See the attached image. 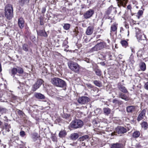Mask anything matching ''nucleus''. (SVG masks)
<instances>
[{"mask_svg":"<svg viewBox=\"0 0 148 148\" xmlns=\"http://www.w3.org/2000/svg\"><path fill=\"white\" fill-rule=\"evenodd\" d=\"M51 82L54 86L61 88L65 87L66 85L64 81L58 77L52 79Z\"/></svg>","mask_w":148,"mask_h":148,"instance_id":"nucleus-1","label":"nucleus"},{"mask_svg":"<svg viewBox=\"0 0 148 148\" xmlns=\"http://www.w3.org/2000/svg\"><path fill=\"white\" fill-rule=\"evenodd\" d=\"M5 14V17L8 19H10L13 17V7L11 5L8 4L6 6Z\"/></svg>","mask_w":148,"mask_h":148,"instance_id":"nucleus-2","label":"nucleus"},{"mask_svg":"<svg viewBox=\"0 0 148 148\" xmlns=\"http://www.w3.org/2000/svg\"><path fill=\"white\" fill-rule=\"evenodd\" d=\"M68 64L70 69L76 73H77L80 70L79 65L75 62L70 61L68 62Z\"/></svg>","mask_w":148,"mask_h":148,"instance_id":"nucleus-3","label":"nucleus"},{"mask_svg":"<svg viewBox=\"0 0 148 148\" xmlns=\"http://www.w3.org/2000/svg\"><path fill=\"white\" fill-rule=\"evenodd\" d=\"M83 125V122L80 120L76 119L72 121L70 124L72 128L77 129L81 127Z\"/></svg>","mask_w":148,"mask_h":148,"instance_id":"nucleus-4","label":"nucleus"},{"mask_svg":"<svg viewBox=\"0 0 148 148\" xmlns=\"http://www.w3.org/2000/svg\"><path fill=\"white\" fill-rule=\"evenodd\" d=\"M24 70L23 69L20 67L17 66L16 68H13L11 69V75L13 76V77L14 75L18 73L19 74H22L23 73Z\"/></svg>","mask_w":148,"mask_h":148,"instance_id":"nucleus-5","label":"nucleus"},{"mask_svg":"<svg viewBox=\"0 0 148 148\" xmlns=\"http://www.w3.org/2000/svg\"><path fill=\"white\" fill-rule=\"evenodd\" d=\"M128 128H125L122 126H118L116 129V133L119 134H123L126 133L128 131Z\"/></svg>","mask_w":148,"mask_h":148,"instance_id":"nucleus-6","label":"nucleus"},{"mask_svg":"<svg viewBox=\"0 0 148 148\" xmlns=\"http://www.w3.org/2000/svg\"><path fill=\"white\" fill-rule=\"evenodd\" d=\"M136 36L139 42H141V41L143 40L144 43L147 42V38L145 34L139 33L137 34Z\"/></svg>","mask_w":148,"mask_h":148,"instance_id":"nucleus-7","label":"nucleus"},{"mask_svg":"<svg viewBox=\"0 0 148 148\" xmlns=\"http://www.w3.org/2000/svg\"><path fill=\"white\" fill-rule=\"evenodd\" d=\"M89 101V99L87 97H82L78 99V102L80 103L84 104L87 102Z\"/></svg>","mask_w":148,"mask_h":148,"instance_id":"nucleus-8","label":"nucleus"},{"mask_svg":"<svg viewBox=\"0 0 148 148\" xmlns=\"http://www.w3.org/2000/svg\"><path fill=\"white\" fill-rule=\"evenodd\" d=\"M105 45V44L104 43L101 42L94 46L93 48V50L94 51H97L101 49L104 47Z\"/></svg>","mask_w":148,"mask_h":148,"instance_id":"nucleus-9","label":"nucleus"},{"mask_svg":"<svg viewBox=\"0 0 148 148\" xmlns=\"http://www.w3.org/2000/svg\"><path fill=\"white\" fill-rule=\"evenodd\" d=\"M117 87L118 89L121 92L124 93H127L128 91L126 88L122 85L121 83H119L117 84Z\"/></svg>","mask_w":148,"mask_h":148,"instance_id":"nucleus-10","label":"nucleus"},{"mask_svg":"<svg viewBox=\"0 0 148 148\" xmlns=\"http://www.w3.org/2000/svg\"><path fill=\"white\" fill-rule=\"evenodd\" d=\"M94 13V11L92 9H90L86 11L84 14V16L85 18L87 19L92 16Z\"/></svg>","mask_w":148,"mask_h":148,"instance_id":"nucleus-11","label":"nucleus"},{"mask_svg":"<svg viewBox=\"0 0 148 148\" xmlns=\"http://www.w3.org/2000/svg\"><path fill=\"white\" fill-rule=\"evenodd\" d=\"M116 12V9L112 6H110L109 7L107 10L106 11V14H109L111 13L112 14H115Z\"/></svg>","mask_w":148,"mask_h":148,"instance_id":"nucleus-12","label":"nucleus"},{"mask_svg":"<svg viewBox=\"0 0 148 148\" xmlns=\"http://www.w3.org/2000/svg\"><path fill=\"white\" fill-rule=\"evenodd\" d=\"M94 27L92 26H90L88 27L86 32V34L88 35H90L92 34L93 32Z\"/></svg>","mask_w":148,"mask_h":148,"instance_id":"nucleus-13","label":"nucleus"},{"mask_svg":"<svg viewBox=\"0 0 148 148\" xmlns=\"http://www.w3.org/2000/svg\"><path fill=\"white\" fill-rule=\"evenodd\" d=\"M18 23L19 27L21 29L24 27V21L22 18H20L18 20Z\"/></svg>","mask_w":148,"mask_h":148,"instance_id":"nucleus-14","label":"nucleus"},{"mask_svg":"<svg viewBox=\"0 0 148 148\" xmlns=\"http://www.w3.org/2000/svg\"><path fill=\"white\" fill-rule=\"evenodd\" d=\"M34 96L36 98L38 99H43L45 98L44 95L39 92H35L34 94Z\"/></svg>","mask_w":148,"mask_h":148,"instance_id":"nucleus-15","label":"nucleus"},{"mask_svg":"<svg viewBox=\"0 0 148 148\" xmlns=\"http://www.w3.org/2000/svg\"><path fill=\"white\" fill-rule=\"evenodd\" d=\"M146 112V110L145 109L142 110L137 118V120L138 121H140L143 119V116L145 115Z\"/></svg>","mask_w":148,"mask_h":148,"instance_id":"nucleus-16","label":"nucleus"},{"mask_svg":"<svg viewBox=\"0 0 148 148\" xmlns=\"http://www.w3.org/2000/svg\"><path fill=\"white\" fill-rule=\"evenodd\" d=\"M119 97L125 100V101H128L129 99L128 97L125 94L121 92H120L119 93Z\"/></svg>","mask_w":148,"mask_h":148,"instance_id":"nucleus-17","label":"nucleus"},{"mask_svg":"<svg viewBox=\"0 0 148 148\" xmlns=\"http://www.w3.org/2000/svg\"><path fill=\"white\" fill-rule=\"evenodd\" d=\"M118 5L119 7L126 5L127 2V0H117Z\"/></svg>","mask_w":148,"mask_h":148,"instance_id":"nucleus-18","label":"nucleus"},{"mask_svg":"<svg viewBox=\"0 0 148 148\" xmlns=\"http://www.w3.org/2000/svg\"><path fill=\"white\" fill-rule=\"evenodd\" d=\"M29 0H18V4L22 6L24 5H27L29 2Z\"/></svg>","mask_w":148,"mask_h":148,"instance_id":"nucleus-19","label":"nucleus"},{"mask_svg":"<svg viewBox=\"0 0 148 148\" xmlns=\"http://www.w3.org/2000/svg\"><path fill=\"white\" fill-rule=\"evenodd\" d=\"M135 110V107L134 106H130L126 108V110L128 113H132Z\"/></svg>","mask_w":148,"mask_h":148,"instance_id":"nucleus-20","label":"nucleus"},{"mask_svg":"<svg viewBox=\"0 0 148 148\" xmlns=\"http://www.w3.org/2000/svg\"><path fill=\"white\" fill-rule=\"evenodd\" d=\"M117 27V24L115 23L112 25L111 27V30L110 34L112 32H116Z\"/></svg>","mask_w":148,"mask_h":148,"instance_id":"nucleus-21","label":"nucleus"},{"mask_svg":"<svg viewBox=\"0 0 148 148\" xmlns=\"http://www.w3.org/2000/svg\"><path fill=\"white\" fill-rule=\"evenodd\" d=\"M79 136L78 134L77 133H73L71 134L70 136V138L72 140H76Z\"/></svg>","mask_w":148,"mask_h":148,"instance_id":"nucleus-22","label":"nucleus"},{"mask_svg":"<svg viewBox=\"0 0 148 148\" xmlns=\"http://www.w3.org/2000/svg\"><path fill=\"white\" fill-rule=\"evenodd\" d=\"M103 110L104 114L107 116H108L111 112V109L108 107L104 108Z\"/></svg>","mask_w":148,"mask_h":148,"instance_id":"nucleus-23","label":"nucleus"},{"mask_svg":"<svg viewBox=\"0 0 148 148\" xmlns=\"http://www.w3.org/2000/svg\"><path fill=\"white\" fill-rule=\"evenodd\" d=\"M122 145L121 144L116 143L111 144V148H121Z\"/></svg>","mask_w":148,"mask_h":148,"instance_id":"nucleus-24","label":"nucleus"},{"mask_svg":"<svg viewBox=\"0 0 148 148\" xmlns=\"http://www.w3.org/2000/svg\"><path fill=\"white\" fill-rule=\"evenodd\" d=\"M37 34L39 36H43L44 37H47V34L45 32L42 30H40L37 32Z\"/></svg>","mask_w":148,"mask_h":148,"instance_id":"nucleus-25","label":"nucleus"},{"mask_svg":"<svg viewBox=\"0 0 148 148\" xmlns=\"http://www.w3.org/2000/svg\"><path fill=\"white\" fill-rule=\"evenodd\" d=\"M66 135V133L65 130H61L59 134V136L60 138H63L65 137Z\"/></svg>","mask_w":148,"mask_h":148,"instance_id":"nucleus-26","label":"nucleus"},{"mask_svg":"<svg viewBox=\"0 0 148 148\" xmlns=\"http://www.w3.org/2000/svg\"><path fill=\"white\" fill-rule=\"evenodd\" d=\"M40 86L36 82L32 86V90L34 91H36L39 88Z\"/></svg>","mask_w":148,"mask_h":148,"instance_id":"nucleus-27","label":"nucleus"},{"mask_svg":"<svg viewBox=\"0 0 148 148\" xmlns=\"http://www.w3.org/2000/svg\"><path fill=\"white\" fill-rule=\"evenodd\" d=\"M140 134V133L139 131H136L133 133L132 136L134 138H137L139 136Z\"/></svg>","mask_w":148,"mask_h":148,"instance_id":"nucleus-28","label":"nucleus"},{"mask_svg":"<svg viewBox=\"0 0 148 148\" xmlns=\"http://www.w3.org/2000/svg\"><path fill=\"white\" fill-rule=\"evenodd\" d=\"M141 125L142 127L145 130H146L148 128V124L147 122L143 121L141 123Z\"/></svg>","mask_w":148,"mask_h":148,"instance_id":"nucleus-29","label":"nucleus"},{"mask_svg":"<svg viewBox=\"0 0 148 148\" xmlns=\"http://www.w3.org/2000/svg\"><path fill=\"white\" fill-rule=\"evenodd\" d=\"M143 14V11L142 10H139L137 14L136 15L138 19H139L142 16Z\"/></svg>","mask_w":148,"mask_h":148,"instance_id":"nucleus-30","label":"nucleus"},{"mask_svg":"<svg viewBox=\"0 0 148 148\" xmlns=\"http://www.w3.org/2000/svg\"><path fill=\"white\" fill-rule=\"evenodd\" d=\"M94 71L96 73V74L99 76H100L101 75V70L98 69V68H95L94 69Z\"/></svg>","mask_w":148,"mask_h":148,"instance_id":"nucleus-31","label":"nucleus"},{"mask_svg":"<svg viewBox=\"0 0 148 148\" xmlns=\"http://www.w3.org/2000/svg\"><path fill=\"white\" fill-rule=\"evenodd\" d=\"M16 112L18 113V114L20 116H21L23 117H24L25 116V114L22 111L17 109L16 110Z\"/></svg>","mask_w":148,"mask_h":148,"instance_id":"nucleus-32","label":"nucleus"},{"mask_svg":"<svg viewBox=\"0 0 148 148\" xmlns=\"http://www.w3.org/2000/svg\"><path fill=\"white\" fill-rule=\"evenodd\" d=\"M121 43L122 46L125 48H126L128 45V43L125 40H123L121 41Z\"/></svg>","mask_w":148,"mask_h":148,"instance_id":"nucleus-33","label":"nucleus"},{"mask_svg":"<svg viewBox=\"0 0 148 148\" xmlns=\"http://www.w3.org/2000/svg\"><path fill=\"white\" fill-rule=\"evenodd\" d=\"M93 83L96 86H97L100 87L102 86L101 83L99 81L95 80Z\"/></svg>","mask_w":148,"mask_h":148,"instance_id":"nucleus-34","label":"nucleus"},{"mask_svg":"<svg viewBox=\"0 0 148 148\" xmlns=\"http://www.w3.org/2000/svg\"><path fill=\"white\" fill-rule=\"evenodd\" d=\"M140 69L143 71H144L146 69V65L144 62H142L140 65Z\"/></svg>","mask_w":148,"mask_h":148,"instance_id":"nucleus-35","label":"nucleus"},{"mask_svg":"<svg viewBox=\"0 0 148 148\" xmlns=\"http://www.w3.org/2000/svg\"><path fill=\"white\" fill-rule=\"evenodd\" d=\"M7 111V110L6 108L0 106V113H1L2 114L5 113Z\"/></svg>","mask_w":148,"mask_h":148,"instance_id":"nucleus-36","label":"nucleus"},{"mask_svg":"<svg viewBox=\"0 0 148 148\" xmlns=\"http://www.w3.org/2000/svg\"><path fill=\"white\" fill-rule=\"evenodd\" d=\"M36 82L40 86L44 82V81L41 79H37V81Z\"/></svg>","mask_w":148,"mask_h":148,"instance_id":"nucleus-37","label":"nucleus"},{"mask_svg":"<svg viewBox=\"0 0 148 148\" xmlns=\"http://www.w3.org/2000/svg\"><path fill=\"white\" fill-rule=\"evenodd\" d=\"M23 49L26 51H27L28 50V45L26 44H24L23 45Z\"/></svg>","mask_w":148,"mask_h":148,"instance_id":"nucleus-38","label":"nucleus"},{"mask_svg":"<svg viewBox=\"0 0 148 148\" xmlns=\"http://www.w3.org/2000/svg\"><path fill=\"white\" fill-rule=\"evenodd\" d=\"M5 127L4 128L5 129L6 131L8 132L10 131V125L7 123H5Z\"/></svg>","mask_w":148,"mask_h":148,"instance_id":"nucleus-39","label":"nucleus"},{"mask_svg":"<svg viewBox=\"0 0 148 148\" xmlns=\"http://www.w3.org/2000/svg\"><path fill=\"white\" fill-rule=\"evenodd\" d=\"M44 101L46 102L44 104L46 106H47L45 107V108H48L47 109H49L50 108V107L49 106L50 105V103L48 101Z\"/></svg>","mask_w":148,"mask_h":148,"instance_id":"nucleus-40","label":"nucleus"},{"mask_svg":"<svg viewBox=\"0 0 148 148\" xmlns=\"http://www.w3.org/2000/svg\"><path fill=\"white\" fill-rule=\"evenodd\" d=\"M70 27V25L69 24H64L63 27L65 30L68 29Z\"/></svg>","mask_w":148,"mask_h":148,"instance_id":"nucleus-41","label":"nucleus"},{"mask_svg":"<svg viewBox=\"0 0 148 148\" xmlns=\"http://www.w3.org/2000/svg\"><path fill=\"white\" fill-rule=\"evenodd\" d=\"M103 32V30L99 28H98L97 29V30L95 32L96 34H101Z\"/></svg>","mask_w":148,"mask_h":148,"instance_id":"nucleus-42","label":"nucleus"},{"mask_svg":"<svg viewBox=\"0 0 148 148\" xmlns=\"http://www.w3.org/2000/svg\"><path fill=\"white\" fill-rule=\"evenodd\" d=\"M68 43V42L66 40H65L63 42V46L64 47H65L66 48H67L68 47V46L67 45Z\"/></svg>","mask_w":148,"mask_h":148,"instance_id":"nucleus-43","label":"nucleus"},{"mask_svg":"<svg viewBox=\"0 0 148 148\" xmlns=\"http://www.w3.org/2000/svg\"><path fill=\"white\" fill-rule=\"evenodd\" d=\"M101 109L99 108L95 110V112L96 114H100L101 113Z\"/></svg>","mask_w":148,"mask_h":148,"instance_id":"nucleus-44","label":"nucleus"},{"mask_svg":"<svg viewBox=\"0 0 148 148\" xmlns=\"http://www.w3.org/2000/svg\"><path fill=\"white\" fill-rule=\"evenodd\" d=\"M112 102L113 103H115V104H119V103H120V102H119V101L117 100L116 99H114L112 101Z\"/></svg>","mask_w":148,"mask_h":148,"instance_id":"nucleus-45","label":"nucleus"},{"mask_svg":"<svg viewBox=\"0 0 148 148\" xmlns=\"http://www.w3.org/2000/svg\"><path fill=\"white\" fill-rule=\"evenodd\" d=\"M70 115L67 114H64L63 117L66 119H67L70 116Z\"/></svg>","mask_w":148,"mask_h":148,"instance_id":"nucleus-46","label":"nucleus"},{"mask_svg":"<svg viewBox=\"0 0 148 148\" xmlns=\"http://www.w3.org/2000/svg\"><path fill=\"white\" fill-rule=\"evenodd\" d=\"M20 134L21 137H23L25 135V134L24 131H22L20 132Z\"/></svg>","mask_w":148,"mask_h":148,"instance_id":"nucleus-47","label":"nucleus"},{"mask_svg":"<svg viewBox=\"0 0 148 148\" xmlns=\"http://www.w3.org/2000/svg\"><path fill=\"white\" fill-rule=\"evenodd\" d=\"M144 87L145 89L148 90V81L145 83L144 85Z\"/></svg>","mask_w":148,"mask_h":148,"instance_id":"nucleus-48","label":"nucleus"},{"mask_svg":"<svg viewBox=\"0 0 148 148\" xmlns=\"http://www.w3.org/2000/svg\"><path fill=\"white\" fill-rule=\"evenodd\" d=\"M86 85L89 88H93V87L92 85L89 83L86 84Z\"/></svg>","mask_w":148,"mask_h":148,"instance_id":"nucleus-49","label":"nucleus"},{"mask_svg":"<svg viewBox=\"0 0 148 148\" xmlns=\"http://www.w3.org/2000/svg\"><path fill=\"white\" fill-rule=\"evenodd\" d=\"M141 1L143 4L145 5L148 3V0H141Z\"/></svg>","mask_w":148,"mask_h":148,"instance_id":"nucleus-50","label":"nucleus"},{"mask_svg":"<svg viewBox=\"0 0 148 148\" xmlns=\"http://www.w3.org/2000/svg\"><path fill=\"white\" fill-rule=\"evenodd\" d=\"M46 11V8L45 7H43L42 8V10L41 11V12L42 13H44Z\"/></svg>","mask_w":148,"mask_h":148,"instance_id":"nucleus-51","label":"nucleus"},{"mask_svg":"<svg viewBox=\"0 0 148 148\" xmlns=\"http://www.w3.org/2000/svg\"><path fill=\"white\" fill-rule=\"evenodd\" d=\"M133 57L132 55V54H131L130 56V57L129 60L130 62H132L133 61Z\"/></svg>","mask_w":148,"mask_h":148,"instance_id":"nucleus-52","label":"nucleus"},{"mask_svg":"<svg viewBox=\"0 0 148 148\" xmlns=\"http://www.w3.org/2000/svg\"><path fill=\"white\" fill-rule=\"evenodd\" d=\"M79 139H80V140H82V141H84L85 140H86L85 139V138H84V137L83 136H82L80 138H79Z\"/></svg>","mask_w":148,"mask_h":148,"instance_id":"nucleus-53","label":"nucleus"},{"mask_svg":"<svg viewBox=\"0 0 148 148\" xmlns=\"http://www.w3.org/2000/svg\"><path fill=\"white\" fill-rule=\"evenodd\" d=\"M132 8L131 6L130 5H128L127 7V8L128 10H131ZM131 11V10H130Z\"/></svg>","mask_w":148,"mask_h":148,"instance_id":"nucleus-54","label":"nucleus"},{"mask_svg":"<svg viewBox=\"0 0 148 148\" xmlns=\"http://www.w3.org/2000/svg\"><path fill=\"white\" fill-rule=\"evenodd\" d=\"M33 136L34 137H35L36 138H38V134L36 133H34V134Z\"/></svg>","mask_w":148,"mask_h":148,"instance_id":"nucleus-55","label":"nucleus"},{"mask_svg":"<svg viewBox=\"0 0 148 148\" xmlns=\"http://www.w3.org/2000/svg\"><path fill=\"white\" fill-rule=\"evenodd\" d=\"M100 64L102 66H104L105 65V63L104 62H101L100 63Z\"/></svg>","mask_w":148,"mask_h":148,"instance_id":"nucleus-56","label":"nucleus"},{"mask_svg":"<svg viewBox=\"0 0 148 148\" xmlns=\"http://www.w3.org/2000/svg\"><path fill=\"white\" fill-rule=\"evenodd\" d=\"M83 136L86 139H88L89 137L87 135H85Z\"/></svg>","mask_w":148,"mask_h":148,"instance_id":"nucleus-57","label":"nucleus"},{"mask_svg":"<svg viewBox=\"0 0 148 148\" xmlns=\"http://www.w3.org/2000/svg\"><path fill=\"white\" fill-rule=\"evenodd\" d=\"M40 24L41 25H43V22L42 21L41 19H40Z\"/></svg>","mask_w":148,"mask_h":148,"instance_id":"nucleus-58","label":"nucleus"},{"mask_svg":"<svg viewBox=\"0 0 148 148\" xmlns=\"http://www.w3.org/2000/svg\"><path fill=\"white\" fill-rule=\"evenodd\" d=\"M3 119L5 121H7L8 119H7V117L6 116H4V117Z\"/></svg>","mask_w":148,"mask_h":148,"instance_id":"nucleus-59","label":"nucleus"},{"mask_svg":"<svg viewBox=\"0 0 148 148\" xmlns=\"http://www.w3.org/2000/svg\"><path fill=\"white\" fill-rule=\"evenodd\" d=\"M130 49H131L132 52L134 53L135 51H134V49L132 47H130Z\"/></svg>","mask_w":148,"mask_h":148,"instance_id":"nucleus-60","label":"nucleus"},{"mask_svg":"<svg viewBox=\"0 0 148 148\" xmlns=\"http://www.w3.org/2000/svg\"><path fill=\"white\" fill-rule=\"evenodd\" d=\"M97 38H99V37H100V36H101V35H100V34H97Z\"/></svg>","mask_w":148,"mask_h":148,"instance_id":"nucleus-61","label":"nucleus"},{"mask_svg":"<svg viewBox=\"0 0 148 148\" xmlns=\"http://www.w3.org/2000/svg\"><path fill=\"white\" fill-rule=\"evenodd\" d=\"M1 71H2V69H1V64L0 63V72Z\"/></svg>","mask_w":148,"mask_h":148,"instance_id":"nucleus-62","label":"nucleus"},{"mask_svg":"<svg viewBox=\"0 0 148 148\" xmlns=\"http://www.w3.org/2000/svg\"><path fill=\"white\" fill-rule=\"evenodd\" d=\"M82 146H84L85 145V144L84 143H82Z\"/></svg>","mask_w":148,"mask_h":148,"instance_id":"nucleus-63","label":"nucleus"},{"mask_svg":"<svg viewBox=\"0 0 148 148\" xmlns=\"http://www.w3.org/2000/svg\"><path fill=\"white\" fill-rule=\"evenodd\" d=\"M109 21L110 22V23H111V22H112V19H110V21Z\"/></svg>","mask_w":148,"mask_h":148,"instance_id":"nucleus-64","label":"nucleus"}]
</instances>
